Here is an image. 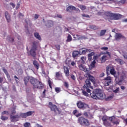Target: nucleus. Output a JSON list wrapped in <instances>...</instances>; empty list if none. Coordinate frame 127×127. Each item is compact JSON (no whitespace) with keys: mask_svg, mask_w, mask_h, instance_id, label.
<instances>
[{"mask_svg":"<svg viewBox=\"0 0 127 127\" xmlns=\"http://www.w3.org/2000/svg\"><path fill=\"white\" fill-rule=\"evenodd\" d=\"M95 64H96V60H94V61L91 63V66L92 67H95Z\"/></svg>","mask_w":127,"mask_h":127,"instance_id":"3c124183","label":"nucleus"},{"mask_svg":"<svg viewBox=\"0 0 127 127\" xmlns=\"http://www.w3.org/2000/svg\"><path fill=\"white\" fill-rule=\"evenodd\" d=\"M93 118H94V116H93V115L91 113L89 112L87 118L90 119L91 120L93 119Z\"/></svg>","mask_w":127,"mask_h":127,"instance_id":"c03bdc74","label":"nucleus"},{"mask_svg":"<svg viewBox=\"0 0 127 127\" xmlns=\"http://www.w3.org/2000/svg\"><path fill=\"white\" fill-rule=\"evenodd\" d=\"M38 17H39V15L35 14V16H34V19H37L38 18Z\"/></svg>","mask_w":127,"mask_h":127,"instance_id":"e2e57ef3","label":"nucleus"},{"mask_svg":"<svg viewBox=\"0 0 127 127\" xmlns=\"http://www.w3.org/2000/svg\"><path fill=\"white\" fill-rule=\"evenodd\" d=\"M103 125L106 127H112V124L108 121L105 122Z\"/></svg>","mask_w":127,"mask_h":127,"instance_id":"f704fd0d","label":"nucleus"},{"mask_svg":"<svg viewBox=\"0 0 127 127\" xmlns=\"http://www.w3.org/2000/svg\"><path fill=\"white\" fill-rule=\"evenodd\" d=\"M125 76L124 75H121L120 77V80H119V81L118 82H117V84H118V85H120V83H122V82H123V81H124V80L125 79Z\"/></svg>","mask_w":127,"mask_h":127,"instance_id":"2f4dec72","label":"nucleus"},{"mask_svg":"<svg viewBox=\"0 0 127 127\" xmlns=\"http://www.w3.org/2000/svg\"><path fill=\"white\" fill-rule=\"evenodd\" d=\"M73 38L75 40H79L81 39V38H82V37H81V36H80L78 34H75V35H73Z\"/></svg>","mask_w":127,"mask_h":127,"instance_id":"cd10ccee","label":"nucleus"},{"mask_svg":"<svg viewBox=\"0 0 127 127\" xmlns=\"http://www.w3.org/2000/svg\"><path fill=\"white\" fill-rule=\"evenodd\" d=\"M94 55H95V52H91L90 54L88 55V59L89 61L92 60V56H94Z\"/></svg>","mask_w":127,"mask_h":127,"instance_id":"a878e982","label":"nucleus"},{"mask_svg":"<svg viewBox=\"0 0 127 127\" xmlns=\"http://www.w3.org/2000/svg\"><path fill=\"white\" fill-rule=\"evenodd\" d=\"M33 113H34V111H28L27 113L21 114L20 116V117H21V118H23V119H26L27 117L31 116L32 114H33Z\"/></svg>","mask_w":127,"mask_h":127,"instance_id":"9b49d317","label":"nucleus"},{"mask_svg":"<svg viewBox=\"0 0 127 127\" xmlns=\"http://www.w3.org/2000/svg\"><path fill=\"white\" fill-rule=\"evenodd\" d=\"M109 49V48L108 47H104L101 48V50H108Z\"/></svg>","mask_w":127,"mask_h":127,"instance_id":"0e129e2a","label":"nucleus"},{"mask_svg":"<svg viewBox=\"0 0 127 127\" xmlns=\"http://www.w3.org/2000/svg\"><path fill=\"white\" fill-rule=\"evenodd\" d=\"M91 51L92 50L91 49L85 48H82L79 50L80 55H85L87 52H91Z\"/></svg>","mask_w":127,"mask_h":127,"instance_id":"9d476101","label":"nucleus"},{"mask_svg":"<svg viewBox=\"0 0 127 127\" xmlns=\"http://www.w3.org/2000/svg\"><path fill=\"white\" fill-rule=\"evenodd\" d=\"M16 114V111H15V109H13L11 111V115H15Z\"/></svg>","mask_w":127,"mask_h":127,"instance_id":"13d9d810","label":"nucleus"},{"mask_svg":"<svg viewBox=\"0 0 127 127\" xmlns=\"http://www.w3.org/2000/svg\"><path fill=\"white\" fill-rule=\"evenodd\" d=\"M89 28H90L91 29H94V30H96V29H98V27H97L96 25H90Z\"/></svg>","mask_w":127,"mask_h":127,"instance_id":"72a5a7b5","label":"nucleus"},{"mask_svg":"<svg viewBox=\"0 0 127 127\" xmlns=\"http://www.w3.org/2000/svg\"><path fill=\"white\" fill-rule=\"evenodd\" d=\"M36 50H37V42H33L32 43V47L29 51V54L32 57H36Z\"/></svg>","mask_w":127,"mask_h":127,"instance_id":"7ed1b4c3","label":"nucleus"},{"mask_svg":"<svg viewBox=\"0 0 127 127\" xmlns=\"http://www.w3.org/2000/svg\"><path fill=\"white\" fill-rule=\"evenodd\" d=\"M72 36H71V35L68 34V36L67 37V39L66 40V42H71L72 40Z\"/></svg>","mask_w":127,"mask_h":127,"instance_id":"bb28decb","label":"nucleus"},{"mask_svg":"<svg viewBox=\"0 0 127 127\" xmlns=\"http://www.w3.org/2000/svg\"><path fill=\"white\" fill-rule=\"evenodd\" d=\"M25 22L26 23L27 25H30V26H31L32 25V23H31V21H30V19H26L25 20Z\"/></svg>","mask_w":127,"mask_h":127,"instance_id":"7c9ffc66","label":"nucleus"},{"mask_svg":"<svg viewBox=\"0 0 127 127\" xmlns=\"http://www.w3.org/2000/svg\"><path fill=\"white\" fill-rule=\"evenodd\" d=\"M30 81V76H25L24 78V83L25 86H27V84L28 83V82Z\"/></svg>","mask_w":127,"mask_h":127,"instance_id":"412c9836","label":"nucleus"},{"mask_svg":"<svg viewBox=\"0 0 127 127\" xmlns=\"http://www.w3.org/2000/svg\"><path fill=\"white\" fill-rule=\"evenodd\" d=\"M71 66H75V65H76V63H75V62H74V61H72L71 63Z\"/></svg>","mask_w":127,"mask_h":127,"instance_id":"69168bd1","label":"nucleus"},{"mask_svg":"<svg viewBox=\"0 0 127 127\" xmlns=\"http://www.w3.org/2000/svg\"><path fill=\"white\" fill-rule=\"evenodd\" d=\"M107 60V56H103L101 58V63H105Z\"/></svg>","mask_w":127,"mask_h":127,"instance_id":"c85d7f7f","label":"nucleus"},{"mask_svg":"<svg viewBox=\"0 0 127 127\" xmlns=\"http://www.w3.org/2000/svg\"><path fill=\"white\" fill-rule=\"evenodd\" d=\"M82 16H83V17H87L88 18H90V16L88 14H82Z\"/></svg>","mask_w":127,"mask_h":127,"instance_id":"603ef678","label":"nucleus"},{"mask_svg":"<svg viewBox=\"0 0 127 127\" xmlns=\"http://www.w3.org/2000/svg\"><path fill=\"white\" fill-rule=\"evenodd\" d=\"M106 72L107 74H109V73H110L111 75H116V70H115V68L113 66H111L110 65L107 66L106 67Z\"/></svg>","mask_w":127,"mask_h":127,"instance_id":"423d86ee","label":"nucleus"},{"mask_svg":"<svg viewBox=\"0 0 127 127\" xmlns=\"http://www.w3.org/2000/svg\"><path fill=\"white\" fill-rule=\"evenodd\" d=\"M64 73L66 76V77H69L70 76V73L69 72V69L67 66L64 67Z\"/></svg>","mask_w":127,"mask_h":127,"instance_id":"aec40b11","label":"nucleus"},{"mask_svg":"<svg viewBox=\"0 0 127 127\" xmlns=\"http://www.w3.org/2000/svg\"><path fill=\"white\" fill-rule=\"evenodd\" d=\"M48 83L50 89H52V82H51V80H50V79H49L48 80Z\"/></svg>","mask_w":127,"mask_h":127,"instance_id":"58836bf2","label":"nucleus"},{"mask_svg":"<svg viewBox=\"0 0 127 127\" xmlns=\"http://www.w3.org/2000/svg\"><path fill=\"white\" fill-rule=\"evenodd\" d=\"M55 92L57 93H60L61 92V89L60 87H56Z\"/></svg>","mask_w":127,"mask_h":127,"instance_id":"a18cd8bd","label":"nucleus"},{"mask_svg":"<svg viewBox=\"0 0 127 127\" xmlns=\"http://www.w3.org/2000/svg\"><path fill=\"white\" fill-rule=\"evenodd\" d=\"M56 48H57V50H60V45H55Z\"/></svg>","mask_w":127,"mask_h":127,"instance_id":"4d7b16f0","label":"nucleus"},{"mask_svg":"<svg viewBox=\"0 0 127 127\" xmlns=\"http://www.w3.org/2000/svg\"><path fill=\"white\" fill-rule=\"evenodd\" d=\"M20 6V3L18 2L17 4V5L16 6V9H18V8H19V7Z\"/></svg>","mask_w":127,"mask_h":127,"instance_id":"bf43d9fd","label":"nucleus"},{"mask_svg":"<svg viewBox=\"0 0 127 127\" xmlns=\"http://www.w3.org/2000/svg\"><path fill=\"white\" fill-rule=\"evenodd\" d=\"M33 65L35 67V68H37V70H38L39 69V64L36 61H33Z\"/></svg>","mask_w":127,"mask_h":127,"instance_id":"393cba45","label":"nucleus"},{"mask_svg":"<svg viewBox=\"0 0 127 127\" xmlns=\"http://www.w3.org/2000/svg\"><path fill=\"white\" fill-rule=\"evenodd\" d=\"M88 115H89V112H84L83 113V116H84V117H86V118H88Z\"/></svg>","mask_w":127,"mask_h":127,"instance_id":"6e6d98bb","label":"nucleus"},{"mask_svg":"<svg viewBox=\"0 0 127 127\" xmlns=\"http://www.w3.org/2000/svg\"><path fill=\"white\" fill-rule=\"evenodd\" d=\"M79 54H80V52L79 51H74L72 52V57L73 58H76V57H77V56H78Z\"/></svg>","mask_w":127,"mask_h":127,"instance_id":"4be33fe9","label":"nucleus"},{"mask_svg":"<svg viewBox=\"0 0 127 127\" xmlns=\"http://www.w3.org/2000/svg\"><path fill=\"white\" fill-rule=\"evenodd\" d=\"M3 71L4 73L7 75V77H9L10 78V76L8 75V72H7V70L5 68L3 69Z\"/></svg>","mask_w":127,"mask_h":127,"instance_id":"37998d69","label":"nucleus"},{"mask_svg":"<svg viewBox=\"0 0 127 127\" xmlns=\"http://www.w3.org/2000/svg\"><path fill=\"white\" fill-rule=\"evenodd\" d=\"M34 35L36 39H38V40H41V37L40 36V35H39V33L37 32L34 33Z\"/></svg>","mask_w":127,"mask_h":127,"instance_id":"b1692460","label":"nucleus"},{"mask_svg":"<svg viewBox=\"0 0 127 127\" xmlns=\"http://www.w3.org/2000/svg\"><path fill=\"white\" fill-rule=\"evenodd\" d=\"M84 76L86 77V78H88L89 80L93 84H96V79H95V77L94 76H92L90 73H87L84 75Z\"/></svg>","mask_w":127,"mask_h":127,"instance_id":"1a4fd4ad","label":"nucleus"},{"mask_svg":"<svg viewBox=\"0 0 127 127\" xmlns=\"http://www.w3.org/2000/svg\"><path fill=\"white\" fill-rule=\"evenodd\" d=\"M24 127H30V123L26 122L25 124H24Z\"/></svg>","mask_w":127,"mask_h":127,"instance_id":"de8ad7c7","label":"nucleus"},{"mask_svg":"<svg viewBox=\"0 0 127 127\" xmlns=\"http://www.w3.org/2000/svg\"><path fill=\"white\" fill-rule=\"evenodd\" d=\"M64 86L65 88H66L67 89H68V88H69V83H68V82L64 81Z\"/></svg>","mask_w":127,"mask_h":127,"instance_id":"09e8293b","label":"nucleus"},{"mask_svg":"<svg viewBox=\"0 0 127 127\" xmlns=\"http://www.w3.org/2000/svg\"><path fill=\"white\" fill-rule=\"evenodd\" d=\"M83 88L84 89H86L87 93L90 94L91 98H92V99H94V100H99V99L104 100V99L106 98V95L103 93V91H102L101 89H95L92 93H91L92 91L90 90V88L93 89V87L91 85V81H90L89 79L85 80V83L83 86Z\"/></svg>","mask_w":127,"mask_h":127,"instance_id":"f257e3e1","label":"nucleus"},{"mask_svg":"<svg viewBox=\"0 0 127 127\" xmlns=\"http://www.w3.org/2000/svg\"><path fill=\"white\" fill-rule=\"evenodd\" d=\"M122 18V15L120 14L112 13V16L111 17V20H118V19H120V18Z\"/></svg>","mask_w":127,"mask_h":127,"instance_id":"f8f14e48","label":"nucleus"},{"mask_svg":"<svg viewBox=\"0 0 127 127\" xmlns=\"http://www.w3.org/2000/svg\"><path fill=\"white\" fill-rule=\"evenodd\" d=\"M66 10L67 12H72L73 10H76V7L73 5H69L66 8Z\"/></svg>","mask_w":127,"mask_h":127,"instance_id":"dca6fc26","label":"nucleus"},{"mask_svg":"<svg viewBox=\"0 0 127 127\" xmlns=\"http://www.w3.org/2000/svg\"><path fill=\"white\" fill-rule=\"evenodd\" d=\"M70 77H71V79H72V80H76V77L73 74H71L70 75Z\"/></svg>","mask_w":127,"mask_h":127,"instance_id":"052dcab7","label":"nucleus"},{"mask_svg":"<svg viewBox=\"0 0 127 127\" xmlns=\"http://www.w3.org/2000/svg\"><path fill=\"white\" fill-rule=\"evenodd\" d=\"M1 115L2 116H3V115H9V113L8 112V111H3L2 113H1Z\"/></svg>","mask_w":127,"mask_h":127,"instance_id":"8fccbe9b","label":"nucleus"},{"mask_svg":"<svg viewBox=\"0 0 127 127\" xmlns=\"http://www.w3.org/2000/svg\"><path fill=\"white\" fill-rule=\"evenodd\" d=\"M0 119H1V120H2V121H7V120H8V117L4 116L3 115H2L0 117Z\"/></svg>","mask_w":127,"mask_h":127,"instance_id":"4c0bfd02","label":"nucleus"},{"mask_svg":"<svg viewBox=\"0 0 127 127\" xmlns=\"http://www.w3.org/2000/svg\"><path fill=\"white\" fill-rule=\"evenodd\" d=\"M116 119L117 118L115 116H112L111 117H109V121H110V122H111V123H112V124H113L114 122L115 121Z\"/></svg>","mask_w":127,"mask_h":127,"instance_id":"c756f323","label":"nucleus"},{"mask_svg":"<svg viewBox=\"0 0 127 127\" xmlns=\"http://www.w3.org/2000/svg\"><path fill=\"white\" fill-rule=\"evenodd\" d=\"M77 107L78 109H80L81 110H85V109H87L89 105L88 104L82 102V101H78L76 104Z\"/></svg>","mask_w":127,"mask_h":127,"instance_id":"39448f33","label":"nucleus"},{"mask_svg":"<svg viewBox=\"0 0 127 127\" xmlns=\"http://www.w3.org/2000/svg\"><path fill=\"white\" fill-rule=\"evenodd\" d=\"M81 116H82V114L81 113H78L75 115V117H76V118H79V117H81Z\"/></svg>","mask_w":127,"mask_h":127,"instance_id":"338daca9","label":"nucleus"},{"mask_svg":"<svg viewBox=\"0 0 127 127\" xmlns=\"http://www.w3.org/2000/svg\"><path fill=\"white\" fill-rule=\"evenodd\" d=\"M104 15H105V16H107V17H108L109 21H110V19L111 20L112 19V16L113 15V13L111 12H105L104 13Z\"/></svg>","mask_w":127,"mask_h":127,"instance_id":"a211bd4d","label":"nucleus"},{"mask_svg":"<svg viewBox=\"0 0 127 127\" xmlns=\"http://www.w3.org/2000/svg\"><path fill=\"white\" fill-rule=\"evenodd\" d=\"M105 81L104 82V85L107 87L108 86H110V84L112 83V78L111 76H108L106 77L105 79Z\"/></svg>","mask_w":127,"mask_h":127,"instance_id":"2eb2a0df","label":"nucleus"},{"mask_svg":"<svg viewBox=\"0 0 127 127\" xmlns=\"http://www.w3.org/2000/svg\"><path fill=\"white\" fill-rule=\"evenodd\" d=\"M8 39L9 42H11V43H13V42H14V39L13 38L8 37Z\"/></svg>","mask_w":127,"mask_h":127,"instance_id":"ea45409f","label":"nucleus"},{"mask_svg":"<svg viewBox=\"0 0 127 127\" xmlns=\"http://www.w3.org/2000/svg\"><path fill=\"white\" fill-rule=\"evenodd\" d=\"M36 80H38L37 79L34 78V77L32 76H30V83L33 85V86H34L35 85V83H36Z\"/></svg>","mask_w":127,"mask_h":127,"instance_id":"6ab92c4d","label":"nucleus"},{"mask_svg":"<svg viewBox=\"0 0 127 127\" xmlns=\"http://www.w3.org/2000/svg\"><path fill=\"white\" fill-rule=\"evenodd\" d=\"M123 57L125 59H127V53L123 55Z\"/></svg>","mask_w":127,"mask_h":127,"instance_id":"774afa93","label":"nucleus"},{"mask_svg":"<svg viewBox=\"0 0 127 127\" xmlns=\"http://www.w3.org/2000/svg\"><path fill=\"white\" fill-rule=\"evenodd\" d=\"M79 68L80 70H82V71H84V72H87V71H88V69H87L86 66H84L83 64L79 65Z\"/></svg>","mask_w":127,"mask_h":127,"instance_id":"5701e85b","label":"nucleus"},{"mask_svg":"<svg viewBox=\"0 0 127 127\" xmlns=\"http://www.w3.org/2000/svg\"><path fill=\"white\" fill-rule=\"evenodd\" d=\"M114 125H120V120L116 118V120L113 123Z\"/></svg>","mask_w":127,"mask_h":127,"instance_id":"a19ab883","label":"nucleus"},{"mask_svg":"<svg viewBox=\"0 0 127 127\" xmlns=\"http://www.w3.org/2000/svg\"><path fill=\"white\" fill-rule=\"evenodd\" d=\"M43 83L39 80H36V83L34 84L33 89H42L43 88Z\"/></svg>","mask_w":127,"mask_h":127,"instance_id":"0eeeda50","label":"nucleus"},{"mask_svg":"<svg viewBox=\"0 0 127 127\" xmlns=\"http://www.w3.org/2000/svg\"><path fill=\"white\" fill-rule=\"evenodd\" d=\"M78 123L80 126H84L85 127H89L90 126V122L89 120L85 118L84 117H80L77 120Z\"/></svg>","mask_w":127,"mask_h":127,"instance_id":"f03ea898","label":"nucleus"},{"mask_svg":"<svg viewBox=\"0 0 127 127\" xmlns=\"http://www.w3.org/2000/svg\"><path fill=\"white\" fill-rule=\"evenodd\" d=\"M86 57H81V61H82V63H83V64H85V62L86 61Z\"/></svg>","mask_w":127,"mask_h":127,"instance_id":"49530a36","label":"nucleus"},{"mask_svg":"<svg viewBox=\"0 0 127 127\" xmlns=\"http://www.w3.org/2000/svg\"><path fill=\"white\" fill-rule=\"evenodd\" d=\"M127 0H121L119 1L120 3H122V4H125L126 3V1Z\"/></svg>","mask_w":127,"mask_h":127,"instance_id":"5fc2aeb1","label":"nucleus"},{"mask_svg":"<svg viewBox=\"0 0 127 127\" xmlns=\"http://www.w3.org/2000/svg\"><path fill=\"white\" fill-rule=\"evenodd\" d=\"M127 39L126 37H125L124 35H122L121 33H117L115 36V40L116 41H120L121 39Z\"/></svg>","mask_w":127,"mask_h":127,"instance_id":"6e6552de","label":"nucleus"},{"mask_svg":"<svg viewBox=\"0 0 127 127\" xmlns=\"http://www.w3.org/2000/svg\"><path fill=\"white\" fill-rule=\"evenodd\" d=\"M78 7L80 8V9H81V10H85V9H86L87 8V7H86V6H85L84 5H78Z\"/></svg>","mask_w":127,"mask_h":127,"instance_id":"473e14b6","label":"nucleus"},{"mask_svg":"<svg viewBox=\"0 0 127 127\" xmlns=\"http://www.w3.org/2000/svg\"><path fill=\"white\" fill-rule=\"evenodd\" d=\"M106 32H107V30H102L100 32V36H104Z\"/></svg>","mask_w":127,"mask_h":127,"instance_id":"c9c22d12","label":"nucleus"},{"mask_svg":"<svg viewBox=\"0 0 127 127\" xmlns=\"http://www.w3.org/2000/svg\"><path fill=\"white\" fill-rule=\"evenodd\" d=\"M103 122V124H105V123H106V122H108V117L106 116H103L102 119Z\"/></svg>","mask_w":127,"mask_h":127,"instance_id":"e433bc0d","label":"nucleus"},{"mask_svg":"<svg viewBox=\"0 0 127 127\" xmlns=\"http://www.w3.org/2000/svg\"><path fill=\"white\" fill-rule=\"evenodd\" d=\"M49 108H50L52 112H54L55 114L61 113V111L59 110L58 108H57V106H56V105H53V103H52V102H50L49 103Z\"/></svg>","mask_w":127,"mask_h":127,"instance_id":"20e7f679","label":"nucleus"},{"mask_svg":"<svg viewBox=\"0 0 127 127\" xmlns=\"http://www.w3.org/2000/svg\"><path fill=\"white\" fill-rule=\"evenodd\" d=\"M119 91H120V87H118L116 89L114 90L113 92L115 93V94H117Z\"/></svg>","mask_w":127,"mask_h":127,"instance_id":"864d4df0","label":"nucleus"},{"mask_svg":"<svg viewBox=\"0 0 127 127\" xmlns=\"http://www.w3.org/2000/svg\"><path fill=\"white\" fill-rule=\"evenodd\" d=\"M55 77L56 78L57 80H59V81H61V80L63 79V75L61 71L56 72Z\"/></svg>","mask_w":127,"mask_h":127,"instance_id":"4468645a","label":"nucleus"},{"mask_svg":"<svg viewBox=\"0 0 127 127\" xmlns=\"http://www.w3.org/2000/svg\"><path fill=\"white\" fill-rule=\"evenodd\" d=\"M88 92L85 91V90H82V94L84 96H86V97H89V94H88Z\"/></svg>","mask_w":127,"mask_h":127,"instance_id":"79ce46f5","label":"nucleus"},{"mask_svg":"<svg viewBox=\"0 0 127 127\" xmlns=\"http://www.w3.org/2000/svg\"><path fill=\"white\" fill-rule=\"evenodd\" d=\"M78 113V110H74L73 112H72V114L73 115H74V116H76V114Z\"/></svg>","mask_w":127,"mask_h":127,"instance_id":"680f3d73","label":"nucleus"},{"mask_svg":"<svg viewBox=\"0 0 127 127\" xmlns=\"http://www.w3.org/2000/svg\"><path fill=\"white\" fill-rule=\"evenodd\" d=\"M18 119H19V116L17 115L15 116H10V119L12 123H16V122H18Z\"/></svg>","mask_w":127,"mask_h":127,"instance_id":"ddd939ff","label":"nucleus"},{"mask_svg":"<svg viewBox=\"0 0 127 127\" xmlns=\"http://www.w3.org/2000/svg\"><path fill=\"white\" fill-rule=\"evenodd\" d=\"M4 15L7 22H10V21L11 20V18L10 17V15H9V13H8L7 11H5Z\"/></svg>","mask_w":127,"mask_h":127,"instance_id":"f3484780","label":"nucleus"}]
</instances>
